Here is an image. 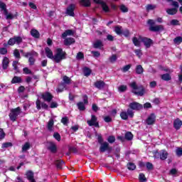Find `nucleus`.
Segmentation results:
<instances>
[{
	"instance_id": "1",
	"label": "nucleus",
	"mask_w": 182,
	"mask_h": 182,
	"mask_svg": "<svg viewBox=\"0 0 182 182\" xmlns=\"http://www.w3.org/2000/svg\"><path fill=\"white\" fill-rule=\"evenodd\" d=\"M130 87L132 89L133 93L137 95V96H143L146 93V90L143 86H137L135 82H133L130 84Z\"/></svg>"
},
{
	"instance_id": "2",
	"label": "nucleus",
	"mask_w": 182,
	"mask_h": 182,
	"mask_svg": "<svg viewBox=\"0 0 182 182\" xmlns=\"http://www.w3.org/2000/svg\"><path fill=\"white\" fill-rule=\"evenodd\" d=\"M63 59H66V53L63 51L62 48H57L53 60L59 63V62L63 60Z\"/></svg>"
},
{
	"instance_id": "3",
	"label": "nucleus",
	"mask_w": 182,
	"mask_h": 182,
	"mask_svg": "<svg viewBox=\"0 0 182 182\" xmlns=\"http://www.w3.org/2000/svg\"><path fill=\"white\" fill-rule=\"evenodd\" d=\"M97 140L98 143L101 145L100 147V151H101V153H105V151L107 150H112L110 146H109V143L106 141L103 142V137H102V134H98Z\"/></svg>"
},
{
	"instance_id": "4",
	"label": "nucleus",
	"mask_w": 182,
	"mask_h": 182,
	"mask_svg": "<svg viewBox=\"0 0 182 182\" xmlns=\"http://www.w3.org/2000/svg\"><path fill=\"white\" fill-rule=\"evenodd\" d=\"M19 114H21V108L17 107L15 109H12L11 110V112L9 114V117L11 120H12V122H15V120H16V117H18Z\"/></svg>"
},
{
	"instance_id": "5",
	"label": "nucleus",
	"mask_w": 182,
	"mask_h": 182,
	"mask_svg": "<svg viewBox=\"0 0 182 182\" xmlns=\"http://www.w3.org/2000/svg\"><path fill=\"white\" fill-rule=\"evenodd\" d=\"M129 116H130L131 117H133V116H134V113L133 112V111L128 109L127 112H122L120 114V117L121 119H122L123 120H127Z\"/></svg>"
},
{
	"instance_id": "6",
	"label": "nucleus",
	"mask_w": 182,
	"mask_h": 182,
	"mask_svg": "<svg viewBox=\"0 0 182 182\" xmlns=\"http://www.w3.org/2000/svg\"><path fill=\"white\" fill-rule=\"evenodd\" d=\"M22 42V38L21 37H14L9 40L8 45H10L11 46H14L15 43H17V45H19Z\"/></svg>"
},
{
	"instance_id": "7",
	"label": "nucleus",
	"mask_w": 182,
	"mask_h": 182,
	"mask_svg": "<svg viewBox=\"0 0 182 182\" xmlns=\"http://www.w3.org/2000/svg\"><path fill=\"white\" fill-rule=\"evenodd\" d=\"M87 124L90 126H95L99 127V122H97V118L95 115H92L91 119L87 121Z\"/></svg>"
},
{
	"instance_id": "8",
	"label": "nucleus",
	"mask_w": 182,
	"mask_h": 182,
	"mask_svg": "<svg viewBox=\"0 0 182 182\" xmlns=\"http://www.w3.org/2000/svg\"><path fill=\"white\" fill-rule=\"evenodd\" d=\"M132 42L134 46H137L138 48H139V46H141V42H143V37L142 36H139V38L134 37L132 38Z\"/></svg>"
},
{
	"instance_id": "9",
	"label": "nucleus",
	"mask_w": 182,
	"mask_h": 182,
	"mask_svg": "<svg viewBox=\"0 0 182 182\" xmlns=\"http://www.w3.org/2000/svg\"><path fill=\"white\" fill-rule=\"evenodd\" d=\"M142 43H144L145 48H150L151 45H153V40L146 38V37H142Z\"/></svg>"
},
{
	"instance_id": "10",
	"label": "nucleus",
	"mask_w": 182,
	"mask_h": 182,
	"mask_svg": "<svg viewBox=\"0 0 182 182\" xmlns=\"http://www.w3.org/2000/svg\"><path fill=\"white\" fill-rule=\"evenodd\" d=\"M146 124L149 126H151V124H154V123H156V114H151L146 119Z\"/></svg>"
},
{
	"instance_id": "11",
	"label": "nucleus",
	"mask_w": 182,
	"mask_h": 182,
	"mask_svg": "<svg viewBox=\"0 0 182 182\" xmlns=\"http://www.w3.org/2000/svg\"><path fill=\"white\" fill-rule=\"evenodd\" d=\"M129 107L132 109V110H140L143 109V105L139 104V102H132L129 104Z\"/></svg>"
},
{
	"instance_id": "12",
	"label": "nucleus",
	"mask_w": 182,
	"mask_h": 182,
	"mask_svg": "<svg viewBox=\"0 0 182 182\" xmlns=\"http://www.w3.org/2000/svg\"><path fill=\"white\" fill-rule=\"evenodd\" d=\"M46 146L51 153H56L57 147L55 142H48Z\"/></svg>"
},
{
	"instance_id": "13",
	"label": "nucleus",
	"mask_w": 182,
	"mask_h": 182,
	"mask_svg": "<svg viewBox=\"0 0 182 182\" xmlns=\"http://www.w3.org/2000/svg\"><path fill=\"white\" fill-rule=\"evenodd\" d=\"M76 8V5L75 4H70L68 8H67V14L70 16H75V13L73 11H75V9Z\"/></svg>"
},
{
	"instance_id": "14",
	"label": "nucleus",
	"mask_w": 182,
	"mask_h": 182,
	"mask_svg": "<svg viewBox=\"0 0 182 182\" xmlns=\"http://www.w3.org/2000/svg\"><path fill=\"white\" fill-rule=\"evenodd\" d=\"M36 107L38 110H41V109H48V106L45 102H41V100H37L36 102Z\"/></svg>"
},
{
	"instance_id": "15",
	"label": "nucleus",
	"mask_w": 182,
	"mask_h": 182,
	"mask_svg": "<svg viewBox=\"0 0 182 182\" xmlns=\"http://www.w3.org/2000/svg\"><path fill=\"white\" fill-rule=\"evenodd\" d=\"M164 27L163 25H159V26H151L149 28V31H151L152 32H159V31H164Z\"/></svg>"
},
{
	"instance_id": "16",
	"label": "nucleus",
	"mask_w": 182,
	"mask_h": 182,
	"mask_svg": "<svg viewBox=\"0 0 182 182\" xmlns=\"http://www.w3.org/2000/svg\"><path fill=\"white\" fill-rule=\"evenodd\" d=\"M94 86L97 87V89L102 90L106 86V83H105L102 80H98L95 82Z\"/></svg>"
},
{
	"instance_id": "17",
	"label": "nucleus",
	"mask_w": 182,
	"mask_h": 182,
	"mask_svg": "<svg viewBox=\"0 0 182 182\" xmlns=\"http://www.w3.org/2000/svg\"><path fill=\"white\" fill-rule=\"evenodd\" d=\"M42 98L46 102H50V100H52V99H53V96H52V95L49 92H46L42 95Z\"/></svg>"
},
{
	"instance_id": "18",
	"label": "nucleus",
	"mask_w": 182,
	"mask_h": 182,
	"mask_svg": "<svg viewBox=\"0 0 182 182\" xmlns=\"http://www.w3.org/2000/svg\"><path fill=\"white\" fill-rule=\"evenodd\" d=\"M45 52L47 58H48L49 59H52V60H53V58L55 55H53V52L52 51V50L47 47L45 49Z\"/></svg>"
},
{
	"instance_id": "19",
	"label": "nucleus",
	"mask_w": 182,
	"mask_h": 182,
	"mask_svg": "<svg viewBox=\"0 0 182 182\" xmlns=\"http://www.w3.org/2000/svg\"><path fill=\"white\" fill-rule=\"evenodd\" d=\"M182 126V121L180 120V119H176L173 122V127L176 129L178 130L180 127Z\"/></svg>"
},
{
	"instance_id": "20",
	"label": "nucleus",
	"mask_w": 182,
	"mask_h": 182,
	"mask_svg": "<svg viewBox=\"0 0 182 182\" xmlns=\"http://www.w3.org/2000/svg\"><path fill=\"white\" fill-rule=\"evenodd\" d=\"M100 5H101V7L104 12H106V13L110 12V7H109V6H107V4H106V2L102 1Z\"/></svg>"
},
{
	"instance_id": "21",
	"label": "nucleus",
	"mask_w": 182,
	"mask_h": 182,
	"mask_svg": "<svg viewBox=\"0 0 182 182\" xmlns=\"http://www.w3.org/2000/svg\"><path fill=\"white\" fill-rule=\"evenodd\" d=\"M26 177L30 182H36L33 178V172L29 171L26 173Z\"/></svg>"
},
{
	"instance_id": "22",
	"label": "nucleus",
	"mask_w": 182,
	"mask_h": 182,
	"mask_svg": "<svg viewBox=\"0 0 182 182\" xmlns=\"http://www.w3.org/2000/svg\"><path fill=\"white\" fill-rule=\"evenodd\" d=\"M9 65V58H8L7 57H4L2 60L3 69H8Z\"/></svg>"
},
{
	"instance_id": "23",
	"label": "nucleus",
	"mask_w": 182,
	"mask_h": 182,
	"mask_svg": "<svg viewBox=\"0 0 182 182\" xmlns=\"http://www.w3.org/2000/svg\"><path fill=\"white\" fill-rule=\"evenodd\" d=\"M94 48L96 49H103V42L100 40L96 41L94 43Z\"/></svg>"
},
{
	"instance_id": "24",
	"label": "nucleus",
	"mask_w": 182,
	"mask_h": 182,
	"mask_svg": "<svg viewBox=\"0 0 182 182\" xmlns=\"http://www.w3.org/2000/svg\"><path fill=\"white\" fill-rule=\"evenodd\" d=\"M31 35L33 36V38H38L41 36V33H39V31L36 29H32L31 31Z\"/></svg>"
},
{
	"instance_id": "25",
	"label": "nucleus",
	"mask_w": 182,
	"mask_h": 182,
	"mask_svg": "<svg viewBox=\"0 0 182 182\" xmlns=\"http://www.w3.org/2000/svg\"><path fill=\"white\" fill-rule=\"evenodd\" d=\"M53 124H54L53 120L52 119H50L47 124L48 130H49L50 132H53Z\"/></svg>"
},
{
	"instance_id": "26",
	"label": "nucleus",
	"mask_w": 182,
	"mask_h": 182,
	"mask_svg": "<svg viewBox=\"0 0 182 182\" xmlns=\"http://www.w3.org/2000/svg\"><path fill=\"white\" fill-rule=\"evenodd\" d=\"M135 70L137 75H141L144 72V69L140 65H136Z\"/></svg>"
},
{
	"instance_id": "27",
	"label": "nucleus",
	"mask_w": 182,
	"mask_h": 182,
	"mask_svg": "<svg viewBox=\"0 0 182 182\" xmlns=\"http://www.w3.org/2000/svg\"><path fill=\"white\" fill-rule=\"evenodd\" d=\"M73 35V31L72 30H67L65 31L63 34H62V38H63V39H65V38L68 37V36H70Z\"/></svg>"
},
{
	"instance_id": "28",
	"label": "nucleus",
	"mask_w": 182,
	"mask_h": 182,
	"mask_svg": "<svg viewBox=\"0 0 182 182\" xmlns=\"http://www.w3.org/2000/svg\"><path fill=\"white\" fill-rule=\"evenodd\" d=\"M72 43H75V38H68L64 41V44L66 46L72 45Z\"/></svg>"
},
{
	"instance_id": "29",
	"label": "nucleus",
	"mask_w": 182,
	"mask_h": 182,
	"mask_svg": "<svg viewBox=\"0 0 182 182\" xmlns=\"http://www.w3.org/2000/svg\"><path fill=\"white\" fill-rule=\"evenodd\" d=\"M167 156H168V154L167 153V151L162 150L160 153V159L161 160H166L167 159Z\"/></svg>"
},
{
	"instance_id": "30",
	"label": "nucleus",
	"mask_w": 182,
	"mask_h": 182,
	"mask_svg": "<svg viewBox=\"0 0 182 182\" xmlns=\"http://www.w3.org/2000/svg\"><path fill=\"white\" fill-rule=\"evenodd\" d=\"M80 4L82 5V6H90L91 3L90 0H80Z\"/></svg>"
},
{
	"instance_id": "31",
	"label": "nucleus",
	"mask_w": 182,
	"mask_h": 182,
	"mask_svg": "<svg viewBox=\"0 0 182 182\" xmlns=\"http://www.w3.org/2000/svg\"><path fill=\"white\" fill-rule=\"evenodd\" d=\"M161 78L162 80H165L166 82H168V80H171V76L170 74H164L161 75Z\"/></svg>"
},
{
	"instance_id": "32",
	"label": "nucleus",
	"mask_w": 182,
	"mask_h": 182,
	"mask_svg": "<svg viewBox=\"0 0 182 182\" xmlns=\"http://www.w3.org/2000/svg\"><path fill=\"white\" fill-rule=\"evenodd\" d=\"M29 149H31V144L29 142H26L22 146V151H27Z\"/></svg>"
},
{
	"instance_id": "33",
	"label": "nucleus",
	"mask_w": 182,
	"mask_h": 182,
	"mask_svg": "<svg viewBox=\"0 0 182 182\" xmlns=\"http://www.w3.org/2000/svg\"><path fill=\"white\" fill-rule=\"evenodd\" d=\"M83 73L85 76H90V74L92 73V70L89 68H83Z\"/></svg>"
},
{
	"instance_id": "34",
	"label": "nucleus",
	"mask_w": 182,
	"mask_h": 182,
	"mask_svg": "<svg viewBox=\"0 0 182 182\" xmlns=\"http://www.w3.org/2000/svg\"><path fill=\"white\" fill-rule=\"evenodd\" d=\"M166 12L168 15H176L177 14V9H168Z\"/></svg>"
},
{
	"instance_id": "35",
	"label": "nucleus",
	"mask_w": 182,
	"mask_h": 182,
	"mask_svg": "<svg viewBox=\"0 0 182 182\" xmlns=\"http://www.w3.org/2000/svg\"><path fill=\"white\" fill-rule=\"evenodd\" d=\"M114 32L117 35H122V33H123V30H122V27L121 26H117L114 28Z\"/></svg>"
},
{
	"instance_id": "36",
	"label": "nucleus",
	"mask_w": 182,
	"mask_h": 182,
	"mask_svg": "<svg viewBox=\"0 0 182 182\" xmlns=\"http://www.w3.org/2000/svg\"><path fill=\"white\" fill-rule=\"evenodd\" d=\"M21 82H22V78L16 76H15L11 80V83H21Z\"/></svg>"
},
{
	"instance_id": "37",
	"label": "nucleus",
	"mask_w": 182,
	"mask_h": 182,
	"mask_svg": "<svg viewBox=\"0 0 182 182\" xmlns=\"http://www.w3.org/2000/svg\"><path fill=\"white\" fill-rule=\"evenodd\" d=\"M85 104H84V103L82 102H78V103L77 104V106L79 110H81V111L85 110V109H86V107H85Z\"/></svg>"
},
{
	"instance_id": "38",
	"label": "nucleus",
	"mask_w": 182,
	"mask_h": 182,
	"mask_svg": "<svg viewBox=\"0 0 182 182\" xmlns=\"http://www.w3.org/2000/svg\"><path fill=\"white\" fill-rule=\"evenodd\" d=\"M109 60L111 63H114L117 60V55H112L109 58Z\"/></svg>"
},
{
	"instance_id": "39",
	"label": "nucleus",
	"mask_w": 182,
	"mask_h": 182,
	"mask_svg": "<svg viewBox=\"0 0 182 182\" xmlns=\"http://www.w3.org/2000/svg\"><path fill=\"white\" fill-rule=\"evenodd\" d=\"M173 42H174V43H176V45H180V43H181V42H182L181 36H178L176 38H174Z\"/></svg>"
},
{
	"instance_id": "40",
	"label": "nucleus",
	"mask_w": 182,
	"mask_h": 182,
	"mask_svg": "<svg viewBox=\"0 0 182 182\" xmlns=\"http://www.w3.org/2000/svg\"><path fill=\"white\" fill-rule=\"evenodd\" d=\"M127 90V85H120L118 87V92H126Z\"/></svg>"
},
{
	"instance_id": "41",
	"label": "nucleus",
	"mask_w": 182,
	"mask_h": 182,
	"mask_svg": "<svg viewBox=\"0 0 182 182\" xmlns=\"http://www.w3.org/2000/svg\"><path fill=\"white\" fill-rule=\"evenodd\" d=\"M125 139L127 140H132L133 139V134H132V132H127L125 134Z\"/></svg>"
},
{
	"instance_id": "42",
	"label": "nucleus",
	"mask_w": 182,
	"mask_h": 182,
	"mask_svg": "<svg viewBox=\"0 0 182 182\" xmlns=\"http://www.w3.org/2000/svg\"><path fill=\"white\" fill-rule=\"evenodd\" d=\"M0 11H4V13H5V11H7L6 5L4 4V3L2 2L1 0H0Z\"/></svg>"
},
{
	"instance_id": "43",
	"label": "nucleus",
	"mask_w": 182,
	"mask_h": 182,
	"mask_svg": "<svg viewBox=\"0 0 182 182\" xmlns=\"http://www.w3.org/2000/svg\"><path fill=\"white\" fill-rule=\"evenodd\" d=\"M24 56L28 58V56H38V53L32 51L31 53H26Z\"/></svg>"
},
{
	"instance_id": "44",
	"label": "nucleus",
	"mask_w": 182,
	"mask_h": 182,
	"mask_svg": "<svg viewBox=\"0 0 182 182\" xmlns=\"http://www.w3.org/2000/svg\"><path fill=\"white\" fill-rule=\"evenodd\" d=\"M134 53L136 55L138 58H141V56H143V53L140 49L134 50Z\"/></svg>"
},
{
	"instance_id": "45",
	"label": "nucleus",
	"mask_w": 182,
	"mask_h": 182,
	"mask_svg": "<svg viewBox=\"0 0 182 182\" xmlns=\"http://www.w3.org/2000/svg\"><path fill=\"white\" fill-rule=\"evenodd\" d=\"M139 181H141V182L147 181V178H146V176H144L143 173H139Z\"/></svg>"
},
{
	"instance_id": "46",
	"label": "nucleus",
	"mask_w": 182,
	"mask_h": 182,
	"mask_svg": "<svg viewBox=\"0 0 182 182\" xmlns=\"http://www.w3.org/2000/svg\"><path fill=\"white\" fill-rule=\"evenodd\" d=\"M127 168L128 170H136V165L133 163H129L127 164Z\"/></svg>"
},
{
	"instance_id": "47",
	"label": "nucleus",
	"mask_w": 182,
	"mask_h": 182,
	"mask_svg": "<svg viewBox=\"0 0 182 182\" xmlns=\"http://www.w3.org/2000/svg\"><path fill=\"white\" fill-rule=\"evenodd\" d=\"M119 9L124 13L129 12V9H127V7L123 4L119 6Z\"/></svg>"
},
{
	"instance_id": "48",
	"label": "nucleus",
	"mask_w": 182,
	"mask_h": 182,
	"mask_svg": "<svg viewBox=\"0 0 182 182\" xmlns=\"http://www.w3.org/2000/svg\"><path fill=\"white\" fill-rule=\"evenodd\" d=\"M154 9H156V5L148 4L146 6V11H153Z\"/></svg>"
},
{
	"instance_id": "49",
	"label": "nucleus",
	"mask_w": 182,
	"mask_h": 182,
	"mask_svg": "<svg viewBox=\"0 0 182 182\" xmlns=\"http://www.w3.org/2000/svg\"><path fill=\"white\" fill-rule=\"evenodd\" d=\"M63 80L66 85H69V83H70V78H69L68 76H63Z\"/></svg>"
},
{
	"instance_id": "50",
	"label": "nucleus",
	"mask_w": 182,
	"mask_h": 182,
	"mask_svg": "<svg viewBox=\"0 0 182 182\" xmlns=\"http://www.w3.org/2000/svg\"><path fill=\"white\" fill-rule=\"evenodd\" d=\"M176 155L178 156V157H181L182 156V148H177L176 150Z\"/></svg>"
},
{
	"instance_id": "51",
	"label": "nucleus",
	"mask_w": 182,
	"mask_h": 182,
	"mask_svg": "<svg viewBox=\"0 0 182 182\" xmlns=\"http://www.w3.org/2000/svg\"><path fill=\"white\" fill-rule=\"evenodd\" d=\"M4 15H6V19H14V15L8 14V11H5Z\"/></svg>"
},
{
	"instance_id": "52",
	"label": "nucleus",
	"mask_w": 182,
	"mask_h": 182,
	"mask_svg": "<svg viewBox=\"0 0 182 182\" xmlns=\"http://www.w3.org/2000/svg\"><path fill=\"white\" fill-rule=\"evenodd\" d=\"M84 58H85V55L82 54V52H79L77 54L76 59H77V60H80V59H83Z\"/></svg>"
},
{
	"instance_id": "53",
	"label": "nucleus",
	"mask_w": 182,
	"mask_h": 182,
	"mask_svg": "<svg viewBox=\"0 0 182 182\" xmlns=\"http://www.w3.org/2000/svg\"><path fill=\"white\" fill-rule=\"evenodd\" d=\"M53 137L54 139H55V140H57V141H60V134H59V133L55 132L53 134Z\"/></svg>"
},
{
	"instance_id": "54",
	"label": "nucleus",
	"mask_w": 182,
	"mask_h": 182,
	"mask_svg": "<svg viewBox=\"0 0 182 182\" xmlns=\"http://www.w3.org/2000/svg\"><path fill=\"white\" fill-rule=\"evenodd\" d=\"M168 25H172V26H175L176 25H179V22L177 19H173L171 21V22Z\"/></svg>"
},
{
	"instance_id": "55",
	"label": "nucleus",
	"mask_w": 182,
	"mask_h": 182,
	"mask_svg": "<svg viewBox=\"0 0 182 182\" xmlns=\"http://www.w3.org/2000/svg\"><path fill=\"white\" fill-rule=\"evenodd\" d=\"M14 55L15 56V58H17V59L21 58V54L19 53V50H14Z\"/></svg>"
},
{
	"instance_id": "56",
	"label": "nucleus",
	"mask_w": 182,
	"mask_h": 182,
	"mask_svg": "<svg viewBox=\"0 0 182 182\" xmlns=\"http://www.w3.org/2000/svg\"><path fill=\"white\" fill-rule=\"evenodd\" d=\"M12 146V143L11 142H6L2 144V149H6L8 147H11Z\"/></svg>"
},
{
	"instance_id": "57",
	"label": "nucleus",
	"mask_w": 182,
	"mask_h": 182,
	"mask_svg": "<svg viewBox=\"0 0 182 182\" xmlns=\"http://www.w3.org/2000/svg\"><path fill=\"white\" fill-rule=\"evenodd\" d=\"M0 53H1V55H6L8 53V50L5 48H1Z\"/></svg>"
},
{
	"instance_id": "58",
	"label": "nucleus",
	"mask_w": 182,
	"mask_h": 182,
	"mask_svg": "<svg viewBox=\"0 0 182 182\" xmlns=\"http://www.w3.org/2000/svg\"><path fill=\"white\" fill-rule=\"evenodd\" d=\"M132 68V65H127L122 68V70L124 73L128 72V70Z\"/></svg>"
},
{
	"instance_id": "59",
	"label": "nucleus",
	"mask_w": 182,
	"mask_h": 182,
	"mask_svg": "<svg viewBox=\"0 0 182 182\" xmlns=\"http://www.w3.org/2000/svg\"><path fill=\"white\" fill-rule=\"evenodd\" d=\"M23 72L26 75H31L32 73V71H31V70H29V68H24L23 69Z\"/></svg>"
},
{
	"instance_id": "60",
	"label": "nucleus",
	"mask_w": 182,
	"mask_h": 182,
	"mask_svg": "<svg viewBox=\"0 0 182 182\" xmlns=\"http://www.w3.org/2000/svg\"><path fill=\"white\" fill-rule=\"evenodd\" d=\"M109 143H114L116 141V138L113 136H110L107 139Z\"/></svg>"
},
{
	"instance_id": "61",
	"label": "nucleus",
	"mask_w": 182,
	"mask_h": 182,
	"mask_svg": "<svg viewBox=\"0 0 182 182\" xmlns=\"http://www.w3.org/2000/svg\"><path fill=\"white\" fill-rule=\"evenodd\" d=\"M58 105L57 104L56 102H52L50 103V107L51 109H55L56 107H58Z\"/></svg>"
},
{
	"instance_id": "62",
	"label": "nucleus",
	"mask_w": 182,
	"mask_h": 182,
	"mask_svg": "<svg viewBox=\"0 0 182 182\" xmlns=\"http://www.w3.org/2000/svg\"><path fill=\"white\" fill-rule=\"evenodd\" d=\"M2 139H5V132H4V129H0V140Z\"/></svg>"
},
{
	"instance_id": "63",
	"label": "nucleus",
	"mask_w": 182,
	"mask_h": 182,
	"mask_svg": "<svg viewBox=\"0 0 182 182\" xmlns=\"http://www.w3.org/2000/svg\"><path fill=\"white\" fill-rule=\"evenodd\" d=\"M146 168H148V170H153V164L150 162L146 163Z\"/></svg>"
},
{
	"instance_id": "64",
	"label": "nucleus",
	"mask_w": 182,
	"mask_h": 182,
	"mask_svg": "<svg viewBox=\"0 0 182 182\" xmlns=\"http://www.w3.org/2000/svg\"><path fill=\"white\" fill-rule=\"evenodd\" d=\"M68 117H66L62 118V119H61V122H62L63 124H65V125L68 124Z\"/></svg>"
}]
</instances>
